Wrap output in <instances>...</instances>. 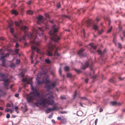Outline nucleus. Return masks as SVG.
<instances>
[{"label":"nucleus","instance_id":"obj_34","mask_svg":"<svg viewBox=\"0 0 125 125\" xmlns=\"http://www.w3.org/2000/svg\"><path fill=\"white\" fill-rule=\"evenodd\" d=\"M26 35L23 36L22 38H20V40L21 41L22 40H25V39Z\"/></svg>","mask_w":125,"mask_h":125},{"label":"nucleus","instance_id":"obj_58","mask_svg":"<svg viewBox=\"0 0 125 125\" xmlns=\"http://www.w3.org/2000/svg\"><path fill=\"white\" fill-rule=\"evenodd\" d=\"M88 79L87 78H86L85 80V82L86 83H87L88 82Z\"/></svg>","mask_w":125,"mask_h":125},{"label":"nucleus","instance_id":"obj_16","mask_svg":"<svg viewBox=\"0 0 125 125\" xmlns=\"http://www.w3.org/2000/svg\"><path fill=\"white\" fill-rule=\"evenodd\" d=\"M11 13L12 14L17 15L18 14V13L15 10H11Z\"/></svg>","mask_w":125,"mask_h":125},{"label":"nucleus","instance_id":"obj_31","mask_svg":"<svg viewBox=\"0 0 125 125\" xmlns=\"http://www.w3.org/2000/svg\"><path fill=\"white\" fill-rule=\"evenodd\" d=\"M27 13L29 14H33V12L31 10H28L27 12Z\"/></svg>","mask_w":125,"mask_h":125},{"label":"nucleus","instance_id":"obj_49","mask_svg":"<svg viewBox=\"0 0 125 125\" xmlns=\"http://www.w3.org/2000/svg\"><path fill=\"white\" fill-rule=\"evenodd\" d=\"M92 48H93V49L95 50L96 49V48L97 46H92V47H91Z\"/></svg>","mask_w":125,"mask_h":125},{"label":"nucleus","instance_id":"obj_23","mask_svg":"<svg viewBox=\"0 0 125 125\" xmlns=\"http://www.w3.org/2000/svg\"><path fill=\"white\" fill-rule=\"evenodd\" d=\"M43 19V16H39L38 17V20L39 21H41Z\"/></svg>","mask_w":125,"mask_h":125},{"label":"nucleus","instance_id":"obj_25","mask_svg":"<svg viewBox=\"0 0 125 125\" xmlns=\"http://www.w3.org/2000/svg\"><path fill=\"white\" fill-rule=\"evenodd\" d=\"M97 52L99 53V54H103L105 52V51H104L103 52H102L101 50H98L97 51Z\"/></svg>","mask_w":125,"mask_h":125},{"label":"nucleus","instance_id":"obj_37","mask_svg":"<svg viewBox=\"0 0 125 125\" xmlns=\"http://www.w3.org/2000/svg\"><path fill=\"white\" fill-rule=\"evenodd\" d=\"M107 20L108 21V25L110 26L111 23V21L110 19H107Z\"/></svg>","mask_w":125,"mask_h":125},{"label":"nucleus","instance_id":"obj_26","mask_svg":"<svg viewBox=\"0 0 125 125\" xmlns=\"http://www.w3.org/2000/svg\"><path fill=\"white\" fill-rule=\"evenodd\" d=\"M69 67L68 66H66L64 67V70L65 71H68L69 70Z\"/></svg>","mask_w":125,"mask_h":125},{"label":"nucleus","instance_id":"obj_61","mask_svg":"<svg viewBox=\"0 0 125 125\" xmlns=\"http://www.w3.org/2000/svg\"><path fill=\"white\" fill-rule=\"evenodd\" d=\"M11 106V105L9 103H8L7 104V107H10Z\"/></svg>","mask_w":125,"mask_h":125},{"label":"nucleus","instance_id":"obj_3","mask_svg":"<svg viewBox=\"0 0 125 125\" xmlns=\"http://www.w3.org/2000/svg\"><path fill=\"white\" fill-rule=\"evenodd\" d=\"M54 97L52 95L48 96V98L44 99L42 97L40 99L39 104L44 107H45L46 104L49 105H52L54 103Z\"/></svg>","mask_w":125,"mask_h":125},{"label":"nucleus","instance_id":"obj_55","mask_svg":"<svg viewBox=\"0 0 125 125\" xmlns=\"http://www.w3.org/2000/svg\"><path fill=\"white\" fill-rule=\"evenodd\" d=\"M10 109L6 108L5 110V111L6 112H8L10 111Z\"/></svg>","mask_w":125,"mask_h":125},{"label":"nucleus","instance_id":"obj_12","mask_svg":"<svg viewBox=\"0 0 125 125\" xmlns=\"http://www.w3.org/2000/svg\"><path fill=\"white\" fill-rule=\"evenodd\" d=\"M111 104L112 105L115 106L118 105L120 104V103H117L115 101L112 102L111 103Z\"/></svg>","mask_w":125,"mask_h":125},{"label":"nucleus","instance_id":"obj_32","mask_svg":"<svg viewBox=\"0 0 125 125\" xmlns=\"http://www.w3.org/2000/svg\"><path fill=\"white\" fill-rule=\"evenodd\" d=\"M67 77L69 78H71L72 77L71 74L69 73L67 74Z\"/></svg>","mask_w":125,"mask_h":125},{"label":"nucleus","instance_id":"obj_17","mask_svg":"<svg viewBox=\"0 0 125 125\" xmlns=\"http://www.w3.org/2000/svg\"><path fill=\"white\" fill-rule=\"evenodd\" d=\"M27 27L24 26H22L20 27L21 29L22 30H24L27 29Z\"/></svg>","mask_w":125,"mask_h":125},{"label":"nucleus","instance_id":"obj_40","mask_svg":"<svg viewBox=\"0 0 125 125\" xmlns=\"http://www.w3.org/2000/svg\"><path fill=\"white\" fill-rule=\"evenodd\" d=\"M5 57L4 55L1 56L0 58V59L2 60H4Z\"/></svg>","mask_w":125,"mask_h":125},{"label":"nucleus","instance_id":"obj_43","mask_svg":"<svg viewBox=\"0 0 125 125\" xmlns=\"http://www.w3.org/2000/svg\"><path fill=\"white\" fill-rule=\"evenodd\" d=\"M75 71L77 72V73H79L81 72V71L79 70H77L76 69H75Z\"/></svg>","mask_w":125,"mask_h":125},{"label":"nucleus","instance_id":"obj_4","mask_svg":"<svg viewBox=\"0 0 125 125\" xmlns=\"http://www.w3.org/2000/svg\"><path fill=\"white\" fill-rule=\"evenodd\" d=\"M40 41V40L38 39L37 36H35L34 39L32 42V45L31 47L32 50H35L36 49L37 52L38 53L40 54V55H41V53L40 50L34 46V45L36 46L38 45H39V42Z\"/></svg>","mask_w":125,"mask_h":125},{"label":"nucleus","instance_id":"obj_15","mask_svg":"<svg viewBox=\"0 0 125 125\" xmlns=\"http://www.w3.org/2000/svg\"><path fill=\"white\" fill-rule=\"evenodd\" d=\"M62 16L63 18H65L69 20L71 19V17L70 16L66 15L65 14L62 15Z\"/></svg>","mask_w":125,"mask_h":125},{"label":"nucleus","instance_id":"obj_10","mask_svg":"<svg viewBox=\"0 0 125 125\" xmlns=\"http://www.w3.org/2000/svg\"><path fill=\"white\" fill-rule=\"evenodd\" d=\"M39 30L41 31L42 32H43L44 30L42 28L40 27L38 28V30H37L36 31V34H38L40 37H41L43 35L42 33L41 34H39Z\"/></svg>","mask_w":125,"mask_h":125},{"label":"nucleus","instance_id":"obj_7","mask_svg":"<svg viewBox=\"0 0 125 125\" xmlns=\"http://www.w3.org/2000/svg\"><path fill=\"white\" fill-rule=\"evenodd\" d=\"M54 47H55L54 45L51 47V49L47 50L46 52V54L48 56H52V52L53 50H54Z\"/></svg>","mask_w":125,"mask_h":125},{"label":"nucleus","instance_id":"obj_9","mask_svg":"<svg viewBox=\"0 0 125 125\" xmlns=\"http://www.w3.org/2000/svg\"><path fill=\"white\" fill-rule=\"evenodd\" d=\"M85 50L84 48H81L78 52L77 53L78 55L81 57H84V55L83 54V52Z\"/></svg>","mask_w":125,"mask_h":125},{"label":"nucleus","instance_id":"obj_53","mask_svg":"<svg viewBox=\"0 0 125 125\" xmlns=\"http://www.w3.org/2000/svg\"><path fill=\"white\" fill-rule=\"evenodd\" d=\"M10 115L9 114H7L6 115V117L7 118H9L10 117Z\"/></svg>","mask_w":125,"mask_h":125},{"label":"nucleus","instance_id":"obj_22","mask_svg":"<svg viewBox=\"0 0 125 125\" xmlns=\"http://www.w3.org/2000/svg\"><path fill=\"white\" fill-rule=\"evenodd\" d=\"M98 27L96 25L94 24L93 25V28L94 29L97 30L98 29Z\"/></svg>","mask_w":125,"mask_h":125},{"label":"nucleus","instance_id":"obj_8","mask_svg":"<svg viewBox=\"0 0 125 125\" xmlns=\"http://www.w3.org/2000/svg\"><path fill=\"white\" fill-rule=\"evenodd\" d=\"M22 81L23 82H27L26 83V84H30L31 85L32 83V79L31 78H30L28 80L27 78H23L22 79Z\"/></svg>","mask_w":125,"mask_h":125},{"label":"nucleus","instance_id":"obj_51","mask_svg":"<svg viewBox=\"0 0 125 125\" xmlns=\"http://www.w3.org/2000/svg\"><path fill=\"white\" fill-rule=\"evenodd\" d=\"M44 15H45V16L46 17H47L48 18H49V15H48V14L47 13H45L44 14Z\"/></svg>","mask_w":125,"mask_h":125},{"label":"nucleus","instance_id":"obj_19","mask_svg":"<svg viewBox=\"0 0 125 125\" xmlns=\"http://www.w3.org/2000/svg\"><path fill=\"white\" fill-rule=\"evenodd\" d=\"M44 83V81H43V80L42 81H40L38 80L37 81V84L39 85L41 84Z\"/></svg>","mask_w":125,"mask_h":125},{"label":"nucleus","instance_id":"obj_45","mask_svg":"<svg viewBox=\"0 0 125 125\" xmlns=\"http://www.w3.org/2000/svg\"><path fill=\"white\" fill-rule=\"evenodd\" d=\"M62 69L61 68H59V73L60 75H61V73H62Z\"/></svg>","mask_w":125,"mask_h":125},{"label":"nucleus","instance_id":"obj_18","mask_svg":"<svg viewBox=\"0 0 125 125\" xmlns=\"http://www.w3.org/2000/svg\"><path fill=\"white\" fill-rule=\"evenodd\" d=\"M43 81H44V83L46 84H47V83H49L50 82V80H48L47 79H45L44 80H43Z\"/></svg>","mask_w":125,"mask_h":125},{"label":"nucleus","instance_id":"obj_48","mask_svg":"<svg viewBox=\"0 0 125 125\" xmlns=\"http://www.w3.org/2000/svg\"><path fill=\"white\" fill-rule=\"evenodd\" d=\"M32 3V1L30 0L27 2V3L29 5H30Z\"/></svg>","mask_w":125,"mask_h":125},{"label":"nucleus","instance_id":"obj_52","mask_svg":"<svg viewBox=\"0 0 125 125\" xmlns=\"http://www.w3.org/2000/svg\"><path fill=\"white\" fill-rule=\"evenodd\" d=\"M60 113L61 114H66L67 113V112L66 111H61L60 112Z\"/></svg>","mask_w":125,"mask_h":125},{"label":"nucleus","instance_id":"obj_2","mask_svg":"<svg viewBox=\"0 0 125 125\" xmlns=\"http://www.w3.org/2000/svg\"><path fill=\"white\" fill-rule=\"evenodd\" d=\"M59 28L58 26L54 25L52 26L51 30L48 32L49 34L51 36V39L56 42H57L60 39V37L58 36L56 33Z\"/></svg>","mask_w":125,"mask_h":125},{"label":"nucleus","instance_id":"obj_56","mask_svg":"<svg viewBox=\"0 0 125 125\" xmlns=\"http://www.w3.org/2000/svg\"><path fill=\"white\" fill-rule=\"evenodd\" d=\"M61 120L62 121H66V119L63 116L62 117Z\"/></svg>","mask_w":125,"mask_h":125},{"label":"nucleus","instance_id":"obj_13","mask_svg":"<svg viewBox=\"0 0 125 125\" xmlns=\"http://www.w3.org/2000/svg\"><path fill=\"white\" fill-rule=\"evenodd\" d=\"M54 46L55 47H54V49H55V48H56V50H55V52H54V56H55L56 55H57L58 56H60V54L59 53H58L57 52V50L58 49V47L56 48V47H55V46Z\"/></svg>","mask_w":125,"mask_h":125},{"label":"nucleus","instance_id":"obj_1","mask_svg":"<svg viewBox=\"0 0 125 125\" xmlns=\"http://www.w3.org/2000/svg\"><path fill=\"white\" fill-rule=\"evenodd\" d=\"M31 89L32 90L33 92L30 93L32 94L33 93L35 94H32L27 98V100L29 102H31L32 100H35L38 103L40 101V98L42 97V95H41L38 92L37 90L36 89H34L33 87H31Z\"/></svg>","mask_w":125,"mask_h":125},{"label":"nucleus","instance_id":"obj_63","mask_svg":"<svg viewBox=\"0 0 125 125\" xmlns=\"http://www.w3.org/2000/svg\"><path fill=\"white\" fill-rule=\"evenodd\" d=\"M97 77V76L96 75H94L93 77H92V78H93L94 79H95Z\"/></svg>","mask_w":125,"mask_h":125},{"label":"nucleus","instance_id":"obj_29","mask_svg":"<svg viewBox=\"0 0 125 125\" xmlns=\"http://www.w3.org/2000/svg\"><path fill=\"white\" fill-rule=\"evenodd\" d=\"M86 22L87 23L88 25V26H90V25L91 24V21L90 20H88L86 21Z\"/></svg>","mask_w":125,"mask_h":125},{"label":"nucleus","instance_id":"obj_36","mask_svg":"<svg viewBox=\"0 0 125 125\" xmlns=\"http://www.w3.org/2000/svg\"><path fill=\"white\" fill-rule=\"evenodd\" d=\"M52 111H54L55 110L58 109L56 107H54L52 108H51Z\"/></svg>","mask_w":125,"mask_h":125},{"label":"nucleus","instance_id":"obj_42","mask_svg":"<svg viewBox=\"0 0 125 125\" xmlns=\"http://www.w3.org/2000/svg\"><path fill=\"white\" fill-rule=\"evenodd\" d=\"M103 32V30H102L101 31H98V33L99 34H101Z\"/></svg>","mask_w":125,"mask_h":125},{"label":"nucleus","instance_id":"obj_46","mask_svg":"<svg viewBox=\"0 0 125 125\" xmlns=\"http://www.w3.org/2000/svg\"><path fill=\"white\" fill-rule=\"evenodd\" d=\"M109 81L112 83H114V80L113 79H110L109 80Z\"/></svg>","mask_w":125,"mask_h":125},{"label":"nucleus","instance_id":"obj_21","mask_svg":"<svg viewBox=\"0 0 125 125\" xmlns=\"http://www.w3.org/2000/svg\"><path fill=\"white\" fill-rule=\"evenodd\" d=\"M45 62L46 63L48 64H49L51 62L49 59H45Z\"/></svg>","mask_w":125,"mask_h":125},{"label":"nucleus","instance_id":"obj_28","mask_svg":"<svg viewBox=\"0 0 125 125\" xmlns=\"http://www.w3.org/2000/svg\"><path fill=\"white\" fill-rule=\"evenodd\" d=\"M10 67L12 68H14L15 67V64L13 63H11L10 65Z\"/></svg>","mask_w":125,"mask_h":125},{"label":"nucleus","instance_id":"obj_14","mask_svg":"<svg viewBox=\"0 0 125 125\" xmlns=\"http://www.w3.org/2000/svg\"><path fill=\"white\" fill-rule=\"evenodd\" d=\"M114 35V37L113 39V42L115 44H116V34H113Z\"/></svg>","mask_w":125,"mask_h":125},{"label":"nucleus","instance_id":"obj_59","mask_svg":"<svg viewBox=\"0 0 125 125\" xmlns=\"http://www.w3.org/2000/svg\"><path fill=\"white\" fill-rule=\"evenodd\" d=\"M24 75V74L23 73H21L20 74V76L21 77H23Z\"/></svg>","mask_w":125,"mask_h":125},{"label":"nucleus","instance_id":"obj_54","mask_svg":"<svg viewBox=\"0 0 125 125\" xmlns=\"http://www.w3.org/2000/svg\"><path fill=\"white\" fill-rule=\"evenodd\" d=\"M20 62V61L19 60H18L17 59L16 60V64H19Z\"/></svg>","mask_w":125,"mask_h":125},{"label":"nucleus","instance_id":"obj_5","mask_svg":"<svg viewBox=\"0 0 125 125\" xmlns=\"http://www.w3.org/2000/svg\"><path fill=\"white\" fill-rule=\"evenodd\" d=\"M0 76L2 78V79L0 80V81H4L3 84L4 89L6 90H8L9 89L8 86L9 84L10 83L9 79L8 78L5 79V75L3 73L0 74Z\"/></svg>","mask_w":125,"mask_h":125},{"label":"nucleus","instance_id":"obj_35","mask_svg":"<svg viewBox=\"0 0 125 125\" xmlns=\"http://www.w3.org/2000/svg\"><path fill=\"white\" fill-rule=\"evenodd\" d=\"M80 98L82 100H87V98L85 97H80Z\"/></svg>","mask_w":125,"mask_h":125},{"label":"nucleus","instance_id":"obj_62","mask_svg":"<svg viewBox=\"0 0 125 125\" xmlns=\"http://www.w3.org/2000/svg\"><path fill=\"white\" fill-rule=\"evenodd\" d=\"M98 122V119H96L95 121V125H96L97 123Z\"/></svg>","mask_w":125,"mask_h":125},{"label":"nucleus","instance_id":"obj_64","mask_svg":"<svg viewBox=\"0 0 125 125\" xmlns=\"http://www.w3.org/2000/svg\"><path fill=\"white\" fill-rule=\"evenodd\" d=\"M123 34L124 37H125V31H123Z\"/></svg>","mask_w":125,"mask_h":125},{"label":"nucleus","instance_id":"obj_33","mask_svg":"<svg viewBox=\"0 0 125 125\" xmlns=\"http://www.w3.org/2000/svg\"><path fill=\"white\" fill-rule=\"evenodd\" d=\"M9 26L10 27H11L13 25V22L12 21H11L9 23Z\"/></svg>","mask_w":125,"mask_h":125},{"label":"nucleus","instance_id":"obj_44","mask_svg":"<svg viewBox=\"0 0 125 125\" xmlns=\"http://www.w3.org/2000/svg\"><path fill=\"white\" fill-rule=\"evenodd\" d=\"M118 47L120 48V49H122V45L120 43H118Z\"/></svg>","mask_w":125,"mask_h":125},{"label":"nucleus","instance_id":"obj_41","mask_svg":"<svg viewBox=\"0 0 125 125\" xmlns=\"http://www.w3.org/2000/svg\"><path fill=\"white\" fill-rule=\"evenodd\" d=\"M77 95V91H75L74 92V95H73V97L74 98H75L76 96Z\"/></svg>","mask_w":125,"mask_h":125},{"label":"nucleus","instance_id":"obj_47","mask_svg":"<svg viewBox=\"0 0 125 125\" xmlns=\"http://www.w3.org/2000/svg\"><path fill=\"white\" fill-rule=\"evenodd\" d=\"M10 54L9 53H6L5 55H4L5 56V57H7L9 56V55Z\"/></svg>","mask_w":125,"mask_h":125},{"label":"nucleus","instance_id":"obj_6","mask_svg":"<svg viewBox=\"0 0 125 125\" xmlns=\"http://www.w3.org/2000/svg\"><path fill=\"white\" fill-rule=\"evenodd\" d=\"M56 81H54L51 84H46L45 86V87L48 90H49L51 89H53L55 87L56 85Z\"/></svg>","mask_w":125,"mask_h":125},{"label":"nucleus","instance_id":"obj_38","mask_svg":"<svg viewBox=\"0 0 125 125\" xmlns=\"http://www.w3.org/2000/svg\"><path fill=\"white\" fill-rule=\"evenodd\" d=\"M5 60H2V66H5Z\"/></svg>","mask_w":125,"mask_h":125},{"label":"nucleus","instance_id":"obj_27","mask_svg":"<svg viewBox=\"0 0 125 125\" xmlns=\"http://www.w3.org/2000/svg\"><path fill=\"white\" fill-rule=\"evenodd\" d=\"M15 24L18 27H19L20 26V24L17 21H16L15 22Z\"/></svg>","mask_w":125,"mask_h":125},{"label":"nucleus","instance_id":"obj_39","mask_svg":"<svg viewBox=\"0 0 125 125\" xmlns=\"http://www.w3.org/2000/svg\"><path fill=\"white\" fill-rule=\"evenodd\" d=\"M10 31L11 33H13L14 31V29L12 28H10Z\"/></svg>","mask_w":125,"mask_h":125},{"label":"nucleus","instance_id":"obj_57","mask_svg":"<svg viewBox=\"0 0 125 125\" xmlns=\"http://www.w3.org/2000/svg\"><path fill=\"white\" fill-rule=\"evenodd\" d=\"M19 50V49H16L15 50V52H16L17 53H18V51Z\"/></svg>","mask_w":125,"mask_h":125},{"label":"nucleus","instance_id":"obj_11","mask_svg":"<svg viewBox=\"0 0 125 125\" xmlns=\"http://www.w3.org/2000/svg\"><path fill=\"white\" fill-rule=\"evenodd\" d=\"M89 61H87L85 62L84 65H83L82 67V69H84L87 68L89 66Z\"/></svg>","mask_w":125,"mask_h":125},{"label":"nucleus","instance_id":"obj_20","mask_svg":"<svg viewBox=\"0 0 125 125\" xmlns=\"http://www.w3.org/2000/svg\"><path fill=\"white\" fill-rule=\"evenodd\" d=\"M52 111L51 108H49L46 110L45 112L47 114L51 112Z\"/></svg>","mask_w":125,"mask_h":125},{"label":"nucleus","instance_id":"obj_24","mask_svg":"<svg viewBox=\"0 0 125 125\" xmlns=\"http://www.w3.org/2000/svg\"><path fill=\"white\" fill-rule=\"evenodd\" d=\"M48 72V70L47 68H45L43 71V74H46Z\"/></svg>","mask_w":125,"mask_h":125},{"label":"nucleus","instance_id":"obj_30","mask_svg":"<svg viewBox=\"0 0 125 125\" xmlns=\"http://www.w3.org/2000/svg\"><path fill=\"white\" fill-rule=\"evenodd\" d=\"M112 26H111L108 29L107 31V33H108L110 32L112 30Z\"/></svg>","mask_w":125,"mask_h":125},{"label":"nucleus","instance_id":"obj_60","mask_svg":"<svg viewBox=\"0 0 125 125\" xmlns=\"http://www.w3.org/2000/svg\"><path fill=\"white\" fill-rule=\"evenodd\" d=\"M19 45L18 43H17L15 44V46L16 48H18L19 47Z\"/></svg>","mask_w":125,"mask_h":125},{"label":"nucleus","instance_id":"obj_50","mask_svg":"<svg viewBox=\"0 0 125 125\" xmlns=\"http://www.w3.org/2000/svg\"><path fill=\"white\" fill-rule=\"evenodd\" d=\"M81 10H82L83 12H84L85 11V10H83L82 9H78V11L79 12Z\"/></svg>","mask_w":125,"mask_h":125}]
</instances>
